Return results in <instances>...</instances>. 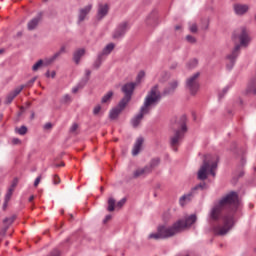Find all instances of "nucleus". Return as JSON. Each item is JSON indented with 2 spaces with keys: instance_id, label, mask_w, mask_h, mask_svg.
<instances>
[{
  "instance_id": "nucleus-1",
  "label": "nucleus",
  "mask_w": 256,
  "mask_h": 256,
  "mask_svg": "<svg viewBox=\"0 0 256 256\" xmlns=\"http://www.w3.org/2000/svg\"><path fill=\"white\" fill-rule=\"evenodd\" d=\"M239 209V194L231 191L214 202L209 212L210 225L215 235H227L235 225V213Z\"/></svg>"
},
{
  "instance_id": "nucleus-2",
  "label": "nucleus",
  "mask_w": 256,
  "mask_h": 256,
  "mask_svg": "<svg viewBox=\"0 0 256 256\" xmlns=\"http://www.w3.org/2000/svg\"><path fill=\"white\" fill-rule=\"evenodd\" d=\"M197 221V215L191 214L185 220H178L172 226H159L157 228V233H152L149 235V239H169V237H174L177 233H181L187 227H191L193 223Z\"/></svg>"
},
{
  "instance_id": "nucleus-3",
  "label": "nucleus",
  "mask_w": 256,
  "mask_h": 256,
  "mask_svg": "<svg viewBox=\"0 0 256 256\" xmlns=\"http://www.w3.org/2000/svg\"><path fill=\"white\" fill-rule=\"evenodd\" d=\"M159 101H161V92L159 91V85H155L145 97L139 113L131 119V125L134 129H137V127L141 125L143 117H145V115H149L153 107H157V105H159Z\"/></svg>"
},
{
  "instance_id": "nucleus-4",
  "label": "nucleus",
  "mask_w": 256,
  "mask_h": 256,
  "mask_svg": "<svg viewBox=\"0 0 256 256\" xmlns=\"http://www.w3.org/2000/svg\"><path fill=\"white\" fill-rule=\"evenodd\" d=\"M217 163H219V157L210 154L205 155L203 164L198 171V179L200 181H205V179H207L208 171L212 177H215V171H217Z\"/></svg>"
},
{
  "instance_id": "nucleus-5",
  "label": "nucleus",
  "mask_w": 256,
  "mask_h": 256,
  "mask_svg": "<svg viewBox=\"0 0 256 256\" xmlns=\"http://www.w3.org/2000/svg\"><path fill=\"white\" fill-rule=\"evenodd\" d=\"M178 127H180V129L175 130L174 136L170 138V145L173 151H177V146L181 143V140L187 133V116H181Z\"/></svg>"
},
{
  "instance_id": "nucleus-6",
  "label": "nucleus",
  "mask_w": 256,
  "mask_h": 256,
  "mask_svg": "<svg viewBox=\"0 0 256 256\" xmlns=\"http://www.w3.org/2000/svg\"><path fill=\"white\" fill-rule=\"evenodd\" d=\"M200 73L196 72L186 80V89L189 91L190 95H197L199 91V77Z\"/></svg>"
},
{
  "instance_id": "nucleus-7",
  "label": "nucleus",
  "mask_w": 256,
  "mask_h": 256,
  "mask_svg": "<svg viewBox=\"0 0 256 256\" xmlns=\"http://www.w3.org/2000/svg\"><path fill=\"white\" fill-rule=\"evenodd\" d=\"M199 189L200 191H203V189H207V184L205 182L200 183L196 185L194 188H192L189 193L184 194L182 197H180L179 199L180 205L183 207L185 203H189V201H191V199L195 197V194L197 193V191H199Z\"/></svg>"
},
{
  "instance_id": "nucleus-8",
  "label": "nucleus",
  "mask_w": 256,
  "mask_h": 256,
  "mask_svg": "<svg viewBox=\"0 0 256 256\" xmlns=\"http://www.w3.org/2000/svg\"><path fill=\"white\" fill-rule=\"evenodd\" d=\"M136 86L137 84L134 82L126 83L122 86V93H124V97L121 101L123 105H125V103L127 105V103L131 101V97L133 96Z\"/></svg>"
},
{
  "instance_id": "nucleus-9",
  "label": "nucleus",
  "mask_w": 256,
  "mask_h": 256,
  "mask_svg": "<svg viewBox=\"0 0 256 256\" xmlns=\"http://www.w3.org/2000/svg\"><path fill=\"white\" fill-rule=\"evenodd\" d=\"M241 51V45L237 44L235 48L232 50L231 54H229L226 57V67L227 69L231 70L235 66V62L237 61V58L239 57V53Z\"/></svg>"
},
{
  "instance_id": "nucleus-10",
  "label": "nucleus",
  "mask_w": 256,
  "mask_h": 256,
  "mask_svg": "<svg viewBox=\"0 0 256 256\" xmlns=\"http://www.w3.org/2000/svg\"><path fill=\"white\" fill-rule=\"evenodd\" d=\"M128 29H129V23L127 22L120 23L113 33V36H112L113 39H121V37L125 36V33H127Z\"/></svg>"
},
{
  "instance_id": "nucleus-11",
  "label": "nucleus",
  "mask_w": 256,
  "mask_h": 256,
  "mask_svg": "<svg viewBox=\"0 0 256 256\" xmlns=\"http://www.w3.org/2000/svg\"><path fill=\"white\" fill-rule=\"evenodd\" d=\"M91 9H93L92 4H88L87 6L80 8L78 11V25H81L83 21L87 19V15L91 13Z\"/></svg>"
},
{
  "instance_id": "nucleus-12",
  "label": "nucleus",
  "mask_w": 256,
  "mask_h": 256,
  "mask_svg": "<svg viewBox=\"0 0 256 256\" xmlns=\"http://www.w3.org/2000/svg\"><path fill=\"white\" fill-rule=\"evenodd\" d=\"M125 107H127V104L126 103L122 104V101L120 100L117 107L113 108L110 111V114H109L110 119H117V117L121 115V112L125 109Z\"/></svg>"
},
{
  "instance_id": "nucleus-13",
  "label": "nucleus",
  "mask_w": 256,
  "mask_h": 256,
  "mask_svg": "<svg viewBox=\"0 0 256 256\" xmlns=\"http://www.w3.org/2000/svg\"><path fill=\"white\" fill-rule=\"evenodd\" d=\"M109 13V5L108 4H99L97 11V19L101 21V19L107 17Z\"/></svg>"
},
{
  "instance_id": "nucleus-14",
  "label": "nucleus",
  "mask_w": 256,
  "mask_h": 256,
  "mask_svg": "<svg viewBox=\"0 0 256 256\" xmlns=\"http://www.w3.org/2000/svg\"><path fill=\"white\" fill-rule=\"evenodd\" d=\"M23 89H25V86H20L16 88L14 91L10 92L6 97V105H11V103H13V99H15V97H17V95H19V93H21Z\"/></svg>"
},
{
  "instance_id": "nucleus-15",
  "label": "nucleus",
  "mask_w": 256,
  "mask_h": 256,
  "mask_svg": "<svg viewBox=\"0 0 256 256\" xmlns=\"http://www.w3.org/2000/svg\"><path fill=\"white\" fill-rule=\"evenodd\" d=\"M41 19H43V13H38L36 17H34L32 20L28 22V30L33 31L37 28V25L41 22Z\"/></svg>"
},
{
  "instance_id": "nucleus-16",
  "label": "nucleus",
  "mask_w": 256,
  "mask_h": 256,
  "mask_svg": "<svg viewBox=\"0 0 256 256\" xmlns=\"http://www.w3.org/2000/svg\"><path fill=\"white\" fill-rule=\"evenodd\" d=\"M238 39L242 47H247V45H249V34H247V29L242 28L241 33L238 36Z\"/></svg>"
},
{
  "instance_id": "nucleus-17",
  "label": "nucleus",
  "mask_w": 256,
  "mask_h": 256,
  "mask_svg": "<svg viewBox=\"0 0 256 256\" xmlns=\"http://www.w3.org/2000/svg\"><path fill=\"white\" fill-rule=\"evenodd\" d=\"M151 173V168L149 166H145L144 168H138L133 173V178L138 179V177H145V175H149Z\"/></svg>"
},
{
  "instance_id": "nucleus-18",
  "label": "nucleus",
  "mask_w": 256,
  "mask_h": 256,
  "mask_svg": "<svg viewBox=\"0 0 256 256\" xmlns=\"http://www.w3.org/2000/svg\"><path fill=\"white\" fill-rule=\"evenodd\" d=\"M233 9H234V13L241 16V15H245V13H247V11H249V5L234 4Z\"/></svg>"
},
{
  "instance_id": "nucleus-19",
  "label": "nucleus",
  "mask_w": 256,
  "mask_h": 256,
  "mask_svg": "<svg viewBox=\"0 0 256 256\" xmlns=\"http://www.w3.org/2000/svg\"><path fill=\"white\" fill-rule=\"evenodd\" d=\"M15 219H17V215H12L10 217H6L4 220H3V233H7V231L9 230V228L11 227V225H13V223H15Z\"/></svg>"
},
{
  "instance_id": "nucleus-20",
  "label": "nucleus",
  "mask_w": 256,
  "mask_h": 256,
  "mask_svg": "<svg viewBox=\"0 0 256 256\" xmlns=\"http://www.w3.org/2000/svg\"><path fill=\"white\" fill-rule=\"evenodd\" d=\"M145 140L143 139V137H139L137 138L134 147L132 149V155L135 157L137 155H139V153L141 152V147H143V142Z\"/></svg>"
},
{
  "instance_id": "nucleus-21",
  "label": "nucleus",
  "mask_w": 256,
  "mask_h": 256,
  "mask_svg": "<svg viewBox=\"0 0 256 256\" xmlns=\"http://www.w3.org/2000/svg\"><path fill=\"white\" fill-rule=\"evenodd\" d=\"M177 87H179V82H177V80L172 81L169 84V87L164 89L162 95H171L175 93V89H177Z\"/></svg>"
},
{
  "instance_id": "nucleus-22",
  "label": "nucleus",
  "mask_w": 256,
  "mask_h": 256,
  "mask_svg": "<svg viewBox=\"0 0 256 256\" xmlns=\"http://www.w3.org/2000/svg\"><path fill=\"white\" fill-rule=\"evenodd\" d=\"M83 55H85V49H78L74 52L73 60L76 63V65H79L81 57H83Z\"/></svg>"
},
{
  "instance_id": "nucleus-23",
  "label": "nucleus",
  "mask_w": 256,
  "mask_h": 256,
  "mask_svg": "<svg viewBox=\"0 0 256 256\" xmlns=\"http://www.w3.org/2000/svg\"><path fill=\"white\" fill-rule=\"evenodd\" d=\"M113 49H115L114 43H109L99 54L102 55V57H107V55H111Z\"/></svg>"
},
{
  "instance_id": "nucleus-24",
  "label": "nucleus",
  "mask_w": 256,
  "mask_h": 256,
  "mask_svg": "<svg viewBox=\"0 0 256 256\" xmlns=\"http://www.w3.org/2000/svg\"><path fill=\"white\" fill-rule=\"evenodd\" d=\"M103 61H105V57L103 56V54H98L97 59L93 64V68L99 69V67H101V64L103 63Z\"/></svg>"
},
{
  "instance_id": "nucleus-25",
  "label": "nucleus",
  "mask_w": 256,
  "mask_h": 256,
  "mask_svg": "<svg viewBox=\"0 0 256 256\" xmlns=\"http://www.w3.org/2000/svg\"><path fill=\"white\" fill-rule=\"evenodd\" d=\"M87 85V79H82L74 88H72V93H78L80 89H83Z\"/></svg>"
},
{
  "instance_id": "nucleus-26",
  "label": "nucleus",
  "mask_w": 256,
  "mask_h": 256,
  "mask_svg": "<svg viewBox=\"0 0 256 256\" xmlns=\"http://www.w3.org/2000/svg\"><path fill=\"white\" fill-rule=\"evenodd\" d=\"M115 203H116L115 199L112 198V197H110V198L108 199L107 211H109L110 213L113 212V211H115Z\"/></svg>"
},
{
  "instance_id": "nucleus-27",
  "label": "nucleus",
  "mask_w": 256,
  "mask_h": 256,
  "mask_svg": "<svg viewBox=\"0 0 256 256\" xmlns=\"http://www.w3.org/2000/svg\"><path fill=\"white\" fill-rule=\"evenodd\" d=\"M159 163H161V159L154 158L150 161V165L148 167L151 169V171H153V169H155V167H158Z\"/></svg>"
},
{
  "instance_id": "nucleus-28",
  "label": "nucleus",
  "mask_w": 256,
  "mask_h": 256,
  "mask_svg": "<svg viewBox=\"0 0 256 256\" xmlns=\"http://www.w3.org/2000/svg\"><path fill=\"white\" fill-rule=\"evenodd\" d=\"M113 97V91L107 92L101 100V103H109L111 101V98Z\"/></svg>"
},
{
  "instance_id": "nucleus-29",
  "label": "nucleus",
  "mask_w": 256,
  "mask_h": 256,
  "mask_svg": "<svg viewBox=\"0 0 256 256\" xmlns=\"http://www.w3.org/2000/svg\"><path fill=\"white\" fill-rule=\"evenodd\" d=\"M16 133H18V135H27V126H21L20 128H16L15 129Z\"/></svg>"
},
{
  "instance_id": "nucleus-30",
  "label": "nucleus",
  "mask_w": 256,
  "mask_h": 256,
  "mask_svg": "<svg viewBox=\"0 0 256 256\" xmlns=\"http://www.w3.org/2000/svg\"><path fill=\"white\" fill-rule=\"evenodd\" d=\"M43 67V60H38L33 66L32 71H39Z\"/></svg>"
},
{
  "instance_id": "nucleus-31",
  "label": "nucleus",
  "mask_w": 256,
  "mask_h": 256,
  "mask_svg": "<svg viewBox=\"0 0 256 256\" xmlns=\"http://www.w3.org/2000/svg\"><path fill=\"white\" fill-rule=\"evenodd\" d=\"M19 184V178H14L10 187L8 188L9 191H15V187H17V185Z\"/></svg>"
},
{
  "instance_id": "nucleus-32",
  "label": "nucleus",
  "mask_w": 256,
  "mask_h": 256,
  "mask_svg": "<svg viewBox=\"0 0 256 256\" xmlns=\"http://www.w3.org/2000/svg\"><path fill=\"white\" fill-rule=\"evenodd\" d=\"M35 81H37V77H33L31 80H29L25 85H21V87H33L35 84Z\"/></svg>"
},
{
  "instance_id": "nucleus-33",
  "label": "nucleus",
  "mask_w": 256,
  "mask_h": 256,
  "mask_svg": "<svg viewBox=\"0 0 256 256\" xmlns=\"http://www.w3.org/2000/svg\"><path fill=\"white\" fill-rule=\"evenodd\" d=\"M12 196H13L12 190H8L5 195V205H7L9 203V201H11Z\"/></svg>"
},
{
  "instance_id": "nucleus-34",
  "label": "nucleus",
  "mask_w": 256,
  "mask_h": 256,
  "mask_svg": "<svg viewBox=\"0 0 256 256\" xmlns=\"http://www.w3.org/2000/svg\"><path fill=\"white\" fill-rule=\"evenodd\" d=\"M186 41H187L188 43L195 44V43H197V38H195V37L192 36V35H187V36H186Z\"/></svg>"
},
{
  "instance_id": "nucleus-35",
  "label": "nucleus",
  "mask_w": 256,
  "mask_h": 256,
  "mask_svg": "<svg viewBox=\"0 0 256 256\" xmlns=\"http://www.w3.org/2000/svg\"><path fill=\"white\" fill-rule=\"evenodd\" d=\"M198 63H199V61L194 58V59H192V60L188 63V68H189V69H194V67H195L196 65H198Z\"/></svg>"
},
{
  "instance_id": "nucleus-36",
  "label": "nucleus",
  "mask_w": 256,
  "mask_h": 256,
  "mask_svg": "<svg viewBox=\"0 0 256 256\" xmlns=\"http://www.w3.org/2000/svg\"><path fill=\"white\" fill-rule=\"evenodd\" d=\"M125 203H127V198H122L116 204L117 209H121V207H123V205H125Z\"/></svg>"
},
{
  "instance_id": "nucleus-37",
  "label": "nucleus",
  "mask_w": 256,
  "mask_h": 256,
  "mask_svg": "<svg viewBox=\"0 0 256 256\" xmlns=\"http://www.w3.org/2000/svg\"><path fill=\"white\" fill-rule=\"evenodd\" d=\"M53 183L54 185H59V183H61V178H59L57 174L53 176Z\"/></svg>"
},
{
  "instance_id": "nucleus-38",
  "label": "nucleus",
  "mask_w": 256,
  "mask_h": 256,
  "mask_svg": "<svg viewBox=\"0 0 256 256\" xmlns=\"http://www.w3.org/2000/svg\"><path fill=\"white\" fill-rule=\"evenodd\" d=\"M61 55H63L61 53V51L59 50L58 52H56L50 59V61H55V59H58V57H61Z\"/></svg>"
},
{
  "instance_id": "nucleus-39",
  "label": "nucleus",
  "mask_w": 256,
  "mask_h": 256,
  "mask_svg": "<svg viewBox=\"0 0 256 256\" xmlns=\"http://www.w3.org/2000/svg\"><path fill=\"white\" fill-rule=\"evenodd\" d=\"M63 102L64 103H71V95H69V94L64 95Z\"/></svg>"
},
{
  "instance_id": "nucleus-40",
  "label": "nucleus",
  "mask_w": 256,
  "mask_h": 256,
  "mask_svg": "<svg viewBox=\"0 0 256 256\" xmlns=\"http://www.w3.org/2000/svg\"><path fill=\"white\" fill-rule=\"evenodd\" d=\"M79 129V125L77 123H74L70 128V133H75Z\"/></svg>"
},
{
  "instance_id": "nucleus-41",
  "label": "nucleus",
  "mask_w": 256,
  "mask_h": 256,
  "mask_svg": "<svg viewBox=\"0 0 256 256\" xmlns=\"http://www.w3.org/2000/svg\"><path fill=\"white\" fill-rule=\"evenodd\" d=\"M89 77H91V70L86 69L85 70V78H83V79H87V83H89Z\"/></svg>"
},
{
  "instance_id": "nucleus-42",
  "label": "nucleus",
  "mask_w": 256,
  "mask_h": 256,
  "mask_svg": "<svg viewBox=\"0 0 256 256\" xmlns=\"http://www.w3.org/2000/svg\"><path fill=\"white\" fill-rule=\"evenodd\" d=\"M100 112H101V105H97L94 108L93 113H94V115H99Z\"/></svg>"
},
{
  "instance_id": "nucleus-43",
  "label": "nucleus",
  "mask_w": 256,
  "mask_h": 256,
  "mask_svg": "<svg viewBox=\"0 0 256 256\" xmlns=\"http://www.w3.org/2000/svg\"><path fill=\"white\" fill-rule=\"evenodd\" d=\"M143 77H145V72L140 71L137 75V81H141V79H143Z\"/></svg>"
},
{
  "instance_id": "nucleus-44",
  "label": "nucleus",
  "mask_w": 256,
  "mask_h": 256,
  "mask_svg": "<svg viewBox=\"0 0 256 256\" xmlns=\"http://www.w3.org/2000/svg\"><path fill=\"white\" fill-rule=\"evenodd\" d=\"M191 33H197V24H192L190 26Z\"/></svg>"
},
{
  "instance_id": "nucleus-45",
  "label": "nucleus",
  "mask_w": 256,
  "mask_h": 256,
  "mask_svg": "<svg viewBox=\"0 0 256 256\" xmlns=\"http://www.w3.org/2000/svg\"><path fill=\"white\" fill-rule=\"evenodd\" d=\"M41 183V176H38L34 181V187H38Z\"/></svg>"
},
{
  "instance_id": "nucleus-46",
  "label": "nucleus",
  "mask_w": 256,
  "mask_h": 256,
  "mask_svg": "<svg viewBox=\"0 0 256 256\" xmlns=\"http://www.w3.org/2000/svg\"><path fill=\"white\" fill-rule=\"evenodd\" d=\"M229 91V87L223 89V94H219V99H223V96Z\"/></svg>"
},
{
  "instance_id": "nucleus-47",
  "label": "nucleus",
  "mask_w": 256,
  "mask_h": 256,
  "mask_svg": "<svg viewBox=\"0 0 256 256\" xmlns=\"http://www.w3.org/2000/svg\"><path fill=\"white\" fill-rule=\"evenodd\" d=\"M52 127H53V124H51V122H48L44 125V129L46 130L52 129Z\"/></svg>"
},
{
  "instance_id": "nucleus-48",
  "label": "nucleus",
  "mask_w": 256,
  "mask_h": 256,
  "mask_svg": "<svg viewBox=\"0 0 256 256\" xmlns=\"http://www.w3.org/2000/svg\"><path fill=\"white\" fill-rule=\"evenodd\" d=\"M12 143L13 145H19V143H21V140L19 138H14L12 139Z\"/></svg>"
},
{
  "instance_id": "nucleus-49",
  "label": "nucleus",
  "mask_w": 256,
  "mask_h": 256,
  "mask_svg": "<svg viewBox=\"0 0 256 256\" xmlns=\"http://www.w3.org/2000/svg\"><path fill=\"white\" fill-rule=\"evenodd\" d=\"M62 54L63 53H67V47L65 45L61 46L60 50H59Z\"/></svg>"
},
{
  "instance_id": "nucleus-50",
  "label": "nucleus",
  "mask_w": 256,
  "mask_h": 256,
  "mask_svg": "<svg viewBox=\"0 0 256 256\" xmlns=\"http://www.w3.org/2000/svg\"><path fill=\"white\" fill-rule=\"evenodd\" d=\"M108 221H111V215H106V217L103 220V223H107Z\"/></svg>"
},
{
  "instance_id": "nucleus-51",
  "label": "nucleus",
  "mask_w": 256,
  "mask_h": 256,
  "mask_svg": "<svg viewBox=\"0 0 256 256\" xmlns=\"http://www.w3.org/2000/svg\"><path fill=\"white\" fill-rule=\"evenodd\" d=\"M54 167H65V163L54 164Z\"/></svg>"
},
{
  "instance_id": "nucleus-52",
  "label": "nucleus",
  "mask_w": 256,
  "mask_h": 256,
  "mask_svg": "<svg viewBox=\"0 0 256 256\" xmlns=\"http://www.w3.org/2000/svg\"><path fill=\"white\" fill-rule=\"evenodd\" d=\"M55 75H56V73H55V71H53V72L50 74V77H52V79H55Z\"/></svg>"
},
{
  "instance_id": "nucleus-53",
  "label": "nucleus",
  "mask_w": 256,
  "mask_h": 256,
  "mask_svg": "<svg viewBox=\"0 0 256 256\" xmlns=\"http://www.w3.org/2000/svg\"><path fill=\"white\" fill-rule=\"evenodd\" d=\"M177 68V64H173L170 66V69H176Z\"/></svg>"
},
{
  "instance_id": "nucleus-54",
  "label": "nucleus",
  "mask_w": 256,
  "mask_h": 256,
  "mask_svg": "<svg viewBox=\"0 0 256 256\" xmlns=\"http://www.w3.org/2000/svg\"><path fill=\"white\" fill-rule=\"evenodd\" d=\"M179 29H181V25L175 26V30H176V31H179Z\"/></svg>"
},
{
  "instance_id": "nucleus-55",
  "label": "nucleus",
  "mask_w": 256,
  "mask_h": 256,
  "mask_svg": "<svg viewBox=\"0 0 256 256\" xmlns=\"http://www.w3.org/2000/svg\"><path fill=\"white\" fill-rule=\"evenodd\" d=\"M33 199H35V196H33V195L30 196V197H29V202L31 203V201H33Z\"/></svg>"
},
{
  "instance_id": "nucleus-56",
  "label": "nucleus",
  "mask_w": 256,
  "mask_h": 256,
  "mask_svg": "<svg viewBox=\"0 0 256 256\" xmlns=\"http://www.w3.org/2000/svg\"><path fill=\"white\" fill-rule=\"evenodd\" d=\"M46 77H51V73L49 72V70L46 72Z\"/></svg>"
},
{
  "instance_id": "nucleus-57",
  "label": "nucleus",
  "mask_w": 256,
  "mask_h": 256,
  "mask_svg": "<svg viewBox=\"0 0 256 256\" xmlns=\"http://www.w3.org/2000/svg\"><path fill=\"white\" fill-rule=\"evenodd\" d=\"M70 221H73V214H70Z\"/></svg>"
},
{
  "instance_id": "nucleus-58",
  "label": "nucleus",
  "mask_w": 256,
  "mask_h": 256,
  "mask_svg": "<svg viewBox=\"0 0 256 256\" xmlns=\"http://www.w3.org/2000/svg\"><path fill=\"white\" fill-rule=\"evenodd\" d=\"M4 51H5L4 49H0V55H1V53H4Z\"/></svg>"
},
{
  "instance_id": "nucleus-59",
  "label": "nucleus",
  "mask_w": 256,
  "mask_h": 256,
  "mask_svg": "<svg viewBox=\"0 0 256 256\" xmlns=\"http://www.w3.org/2000/svg\"><path fill=\"white\" fill-rule=\"evenodd\" d=\"M5 207H7V204H5V202H4V208H5Z\"/></svg>"
},
{
  "instance_id": "nucleus-60",
  "label": "nucleus",
  "mask_w": 256,
  "mask_h": 256,
  "mask_svg": "<svg viewBox=\"0 0 256 256\" xmlns=\"http://www.w3.org/2000/svg\"><path fill=\"white\" fill-rule=\"evenodd\" d=\"M101 191H103V187H101Z\"/></svg>"
}]
</instances>
